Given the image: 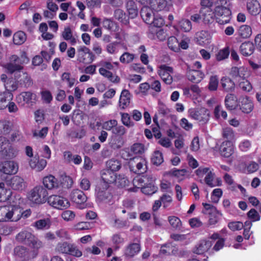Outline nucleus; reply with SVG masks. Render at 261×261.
I'll use <instances>...</instances> for the list:
<instances>
[{"label":"nucleus","mask_w":261,"mask_h":261,"mask_svg":"<svg viewBox=\"0 0 261 261\" xmlns=\"http://www.w3.org/2000/svg\"><path fill=\"white\" fill-rule=\"evenodd\" d=\"M150 7L155 11H161L166 9L167 2L166 0H150Z\"/></svg>","instance_id":"29"},{"label":"nucleus","mask_w":261,"mask_h":261,"mask_svg":"<svg viewBox=\"0 0 261 261\" xmlns=\"http://www.w3.org/2000/svg\"><path fill=\"white\" fill-rule=\"evenodd\" d=\"M62 36L64 40L69 41L71 44L76 43V39L73 36L72 31L69 27H66L62 33Z\"/></svg>","instance_id":"40"},{"label":"nucleus","mask_w":261,"mask_h":261,"mask_svg":"<svg viewBox=\"0 0 261 261\" xmlns=\"http://www.w3.org/2000/svg\"><path fill=\"white\" fill-rule=\"evenodd\" d=\"M29 61L27 53L22 51L20 57L12 55L9 58V62L4 65V68L8 73L14 74L15 79L20 84L27 86L31 84L30 77L22 69L23 65L28 64Z\"/></svg>","instance_id":"1"},{"label":"nucleus","mask_w":261,"mask_h":261,"mask_svg":"<svg viewBox=\"0 0 261 261\" xmlns=\"http://www.w3.org/2000/svg\"><path fill=\"white\" fill-rule=\"evenodd\" d=\"M224 103L226 109L229 110L236 109L239 105L237 96L232 93L227 94L226 95L225 98Z\"/></svg>","instance_id":"19"},{"label":"nucleus","mask_w":261,"mask_h":261,"mask_svg":"<svg viewBox=\"0 0 261 261\" xmlns=\"http://www.w3.org/2000/svg\"><path fill=\"white\" fill-rule=\"evenodd\" d=\"M153 9L150 7L145 6L141 10V15L143 20L147 24H152L154 18Z\"/></svg>","instance_id":"18"},{"label":"nucleus","mask_w":261,"mask_h":261,"mask_svg":"<svg viewBox=\"0 0 261 261\" xmlns=\"http://www.w3.org/2000/svg\"><path fill=\"white\" fill-rule=\"evenodd\" d=\"M51 225V222L49 219H40L35 222L32 226L37 230L48 229Z\"/></svg>","instance_id":"33"},{"label":"nucleus","mask_w":261,"mask_h":261,"mask_svg":"<svg viewBox=\"0 0 261 261\" xmlns=\"http://www.w3.org/2000/svg\"><path fill=\"white\" fill-rule=\"evenodd\" d=\"M220 84L223 90L226 92H232L234 90L235 84L229 77H223L221 80Z\"/></svg>","instance_id":"28"},{"label":"nucleus","mask_w":261,"mask_h":261,"mask_svg":"<svg viewBox=\"0 0 261 261\" xmlns=\"http://www.w3.org/2000/svg\"><path fill=\"white\" fill-rule=\"evenodd\" d=\"M29 244L31 245L34 249H37L43 247L44 245L43 242L34 235L33 238L31 239Z\"/></svg>","instance_id":"62"},{"label":"nucleus","mask_w":261,"mask_h":261,"mask_svg":"<svg viewBox=\"0 0 261 261\" xmlns=\"http://www.w3.org/2000/svg\"><path fill=\"white\" fill-rule=\"evenodd\" d=\"M203 72L198 70H189L187 72L188 80L193 83H199L204 77Z\"/></svg>","instance_id":"21"},{"label":"nucleus","mask_w":261,"mask_h":261,"mask_svg":"<svg viewBox=\"0 0 261 261\" xmlns=\"http://www.w3.org/2000/svg\"><path fill=\"white\" fill-rule=\"evenodd\" d=\"M106 190L101 185L96 188L97 197L100 201H104L111 196L110 193Z\"/></svg>","instance_id":"42"},{"label":"nucleus","mask_w":261,"mask_h":261,"mask_svg":"<svg viewBox=\"0 0 261 261\" xmlns=\"http://www.w3.org/2000/svg\"><path fill=\"white\" fill-rule=\"evenodd\" d=\"M115 185L118 187L123 188L127 186L129 183V180L123 175H116L114 182Z\"/></svg>","instance_id":"50"},{"label":"nucleus","mask_w":261,"mask_h":261,"mask_svg":"<svg viewBox=\"0 0 261 261\" xmlns=\"http://www.w3.org/2000/svg\"><path fill=\"white\" fill-rule=\"evenodd\" d=\"M9 185L15 190H22L25 186L23 179L18 176H13L10 180Z\"/></svg>","instance_id":"26"},{"label":"nucleus","mask_w":261,"mask_h":261,"mask_svg":"<svg viewBox=\"0 0 261 261\" xmlns=\"http://www.w3.org/2000/svg\"><path fill=\"white\" fill-rule=\"evenodd\" d=\"M77 60L81 63L89 64L92 63L95 56L90 49L85 46H81L77 49Z\"/></svg>","instance_id":"9"},{"label":"nucleus","mask_w":261,"mask_h":261,"mask_svg":"<svg viewBox=\"0 0 261 261\" xmlns=\"http://www.w3.org/2000/svg\"><path fill=\"white\" fill-rule=\"evenodd\" d=\"M75 214L70 210H66L62 212L61 217L66 221H71L74 220Z\"/></svg>","instance_id":"58"},{"label":"nucleus","mask_w":261,"mask_h":261,"mask_svg":"<svg viewBox=\"0 0 261 261\" xmlns=\"http://www.w3.org/2000/svg\"><path fill=\"white\" fill-rule=\"evenodd\" d=\"M18 169V165L14 161H5L0 163V171L5 174H15L17 172Z\"/></svg>","instance_id":"14"},{"label":"nucleus","mask_w":261,"mask_h":261,"mask_svg":"<svg viewBox=\"0 0 261 261\" xmlns=\"http://www.w3.org/2000/svg\"><path fill=\"white\" fill-rule=\"evenodd\" d=\"M245 70V68L243 67L238 68L237 67H233L231 69L230 74L234 77H239L244 78L245 74L243 72Z\"/></svg>","instance_id":"55"},{"label":"nucleus","mask_w":261,"mask_h":261,"mask_svg":"<svg viewBox=\"0 0 261 261\" xmlns=\"http://www.w3.org/2000/svg\"><path fill=\"white\" fill-rule=\"evenodd\" d=\"M99 72L101 75L107 78L111 82L117 83L120 81V79L118 76L114 74L111 71L105 69V68H99Z\"/></svg>","instance_id":"35"},{"label":"nucleus","mask_w":261,"mask_h":261,"mask_svg":"<svg viewBox=\"0 0 261 261\" xmlns=\"http://www.w3.org/2000/svg\"><path fill=\"white\" fill-rule=\"evenodd\" d=\"M64 159L66 162L69 163L73 162L76 165H79L82 162V158L80 155H72L70 151L64 152Z\"/></svg>","instance_id":"36"},{"label":"nucleus","mask_w":261,"mask_h":261,"mask_svg":"<svg viewBox=\"0 0 261 261\" xmlns=\"http://www.w3.org/2000/svg\"><path fill=\"white\" fill-rule=\"evenodd\" d=\"M117 125V121L115 119L110 120L104 122L102 123V127L107 130H112L113 128Z\"/></svg>","instance_id":"61"},{"label":"nucleus","mask_w":261,"mask_h":261,"mask_svg":"<svg viewBox=\"0 0 261 261\" xmlns=\"http://www.w3.org/2000/svg\"><path fill=\"white\" fill-rule=\"evenodd\" d=\"M61 80L63 82H66L69 87H72L75 82V79L68 72L63 73L61 76Z\"/></svg>","instance_id":"51"},{"label":"nucleus","mask_w":261,"mask_h":261,"mask_svg":"<svg viewBox=\"0 0 261 261\" xmlns=\"http://www.w3.org/2000/svg\"><path fill=\"white\" fill-rule=\"evenodd\" d=\"M216 15L212 11L207 9L202 14V19L204 23L211 24L215 20Z\"/></svg>","instance_id":"44"},{"label":"nucleus","mask_w":261,"mask_h":261,"mask_svg":"<svg viewBox=\"0 0 261 261\" xmlns=\"http://www.w3.org/2000/svg\"><path fill=\"white\" fill-rule=\"evenodd\" d=\"M124 142L122 138L117 136H113L109 142L110 146L115 150L121 148Z\"/></svg>","instance_id":"39"},{"label":"nucleus","mask_w":261,"mask_h":261,"mask_svg":"<svg viewBox=\"0 0 261 261\" xmlns=\"http://www.w3.org/2000/svg\"><path fill=\"white\" fill-rule=\"evenodd\" d=\"M221 2V5L223 4H226V0H222ZM215 14L216 17V21L218 23L223 24L229 22L231 11L227 6H217L215 9Z\"/></svg>","instance_id":"6"},{"label":"nucleus","mask_w":261,"mask_h":261,"mask_svg":"<svg viewBox=\"0 0 261 261\" xmlns=\"http://www.w3.org/2000/svg\"><path fill=\"white\" fill-rule=\"evenodd\" d=\"M241 54L245 56H248L252 55L254 50V46L253 43L248 41L243 43L240 47Z\"/></svg>","instance_id":"30"},{"label":"nucleus","mask_w":261,"mask_h":261,"mask_svg":"<svg viewBox=\"0 0 261 261\" xmlns=\"http://www.w3.org/2000/svg\"><path fill=\"white\" fill-rule=\"evenodd\" d=\"M153 179L152 177L149 179V181H147L143 187H141V191L145 194L151 195L157 191V187L153 184Z\"/></svg>","instance_id":"34"},{"label":"nucleus","mask_w":261,"mask_h":261,"mask_svg":"<svg viewBox=\"0 0 261 261\" xmlns=\"http://www.w3.org/2000/svg\"><path fill=\"white\" fill-rule=\"evenodd\" d=\"M101 175L103 182L100 185L105 189L108 188L109 184L114 182L116 177V175L114 172L107 169L102 171Z\"/></svg>","instance_id":"15"},{"label":"nucleus","mask_w":261,"mask_h":261,"mask_svg":"<svg viewBox=\"0 0 261 261\" xmlns=\"http://www.w3.org/2000/svg\"><path fill=\"white\" fill-rule=\"evenodd\" d=\"M27 37L25 33L22 31L15 33L13 36V42L17 45L23 44L26 40Z\"/></svg>","instance_id":"46"},{"label":"nucleus","mask_w":261,"mask_h":261,"mask_svg":"<svg viewBox=\"0 0 261 261\" xmlns=\"http://www.w3.org/2000/svg\"><path fill=\"white\" fill-rule=\"evenodd\" d=\"M229 54V51L228 48H224L221 50H220L219 52L216 54V59L218 61L224 60L228 57Z\"/></svg>","instance_id":"59"},{"label":"nucleus","mask_w":261,"mask_h":261,"mask_svg":"<svg viewBox=\"0 0 261 261\" xmlns=\"http://www.w3.org/2000/svg\"><path fill=\"white\" fill-rule=\"evenodd\" d=\"M131 95L129 92L127 90H122L119 100V108L123 110L128 107Z\"/></svg>","instance_id":"22"},{"label":"nucleus","mask_w":261,"mask_h":261,"mask_svg":"<svg viewBox=\"0 0 261 261\" xmlns=\"http://www.w3.org/2000/svg\"><path fill=\"white\" fill-rule=\"evenodd\" d=\"M13 96L11 92H4L0 93V110L7 108V103L11 101Z\"/></svg>","instance_id":"31"},{"label":"nucleus","mask_w":261,"mask_h":261,"mask_svg":"<svg viewBox=\"0 0 261 261\" xmlns=\"http://www.w3.org/2000/svg\"><path fill=\"white\" fill-rule=\"evenodd\" d=\"M190 115L192 118L198 121L200 124L206 123L210 118L209 112L205 108H201L197 110H191Z\"/></svg>","instance_id":"10"},{"label":"nucleus","mask_w":261,"mask_h":261,"mask_svg":"<svg viewBox=\"0 0 261 261\" xmlns=\"http://www.w3.org/2000/svg\"><path fill=\"white\" fill-rule=\"evenodd\" d=\"M130 151L134 154H142L144 151V146L141 143H135L131 146Z\"/></svg>","instance_id":"57"},{"label":"nucleus","mask_w":261,"mask_h":261,"mask_svg":"<svg viewBox=\"0 0 261 261\" xmlns=\"http://www.w3.org/2000/svg\"><path fill=\"white\" fill-rule=\"evenodd\" d=\"M241 105L240 110L244 113H250L253 109V104L248 96L242 97L240 98Z\"/></svg>","instance_id":"20"},{"label":"nucleus","mask_w":261,"mask_h":261,"mask_svg":"<svg viewBox=\"0 0 261 261\" xmlns=\"http://www.w3.org/2000/svg\"><path fill=\"white\" fill-rule=\"evenodd\" d=\"M47 201L50 206L59 210L65 209L70 206V203L67 199L59 195H51L47 198Z\"/></svg>","instance_id":"8"},{"label":"nucleus","mask_w":261,"mask_h":261,"mask_svg":"<svg viewBox=\"0 0 261 261\" xmlns=\"http://www.w3.org/2000/svg\"><path fill=\"white\" fill-rule=\"evenodd\" d=\"M208 33L205 31H201L196 34V42L200 45H203L207 40Z\"/></svg>","instance_id":"48"},{"label":"nucleus","mask_w":261,"mask_h":261,"mask_svg":"<svg viewBox=\"0 0 261 261\" xmlns=\"http://www.w3.org/2000/svg\"><path fill=\"white\" fill-rule=\"evenodd\" d=\"M151 161L154 165H161L164 162L162 153L159 151H155L151 158Z\"/></svg>","instance_id":"52"},{"label":"nucleus","mask_w":261,"mask_h":261,"mask_svg":"<svg viewBox=\"0 0 261 261\" xmlns=\"http://www.w3.org/2000/svg\"><path fill=\"white\" fill-rule=\"evenodd\" d=\"M36 95L31 92H23L16 97V101L20 105H32L36 100Z\"/></svg>","instance_id":"12"},{"label":"nucleus","mask_w":261,"mask_h":261,"mask_svg":"<svg viewBox=\"0 0 261 261\" xmlns=\"http://www.w3.org/2000/svg\"><path fill=\"white\" fill-rule=\"evenodd\" d=\"M13 254L16 259L21 261L27 260L30 257L29 249L22 246L16 247L14 249Z\"/></svg>","instance_id":"17"},{"label":"nucleus","mask_w":261,"mask_h":261,"mask_svg":"<svg viewBox=\"0 0 261 261\" xmlns=\"http://www.w3.org/2000/svg\"><path fill=\"white\" fill-rule=\"evenodd\" d=\"M114 17L119 21L126 23L127 20L126 19V15L123 10L118 9L115 10L114 13Z\"/></svg>","instance_id":"53"},{"label":"nucleus","mask_w":261,"mask_h":261,"mask_svg":"<svg viewBox=\"0 0 261 261\" xmlns=\"http://www.w3.org/2000/svg\"><path fill=\"white\" fill-rule=\"evenodd\" d=\"M71 245V244L67 242H59L55 247V251L59 253L68 254Z\"/></svg>","instance_id":"41"},{"label":"nucleus","mask_w":261,"mask_h":261,"mask_svg":"<svg viewBox=\"0 0 261 261\" xmlns=\"http://www.w3.org/2000/svg\"><path fill=\"white\" fill-rule=\"evenodd\" d=\"M48 192L42 186H37L33 188L28 195V199L34 203L42 204L47 200Z\"/></svg>","instance_id":"3"},{"label":"nucleus","mask_w":261,"mask_h":261,"mask_svg":"<svg viewBox=\"0 0 261 261\" xmlns=\"http://www.w3.org/2000/svg\"><path fill=\"white\" fill-rule=\"evenodd\" d=\"M126 8L130 18H134L137 16L138 9L134 1H128L126 4Z\"/></svg>","instance_id":"38"},{"label":"nucleus","mask_w":261,"mask_h":261,"mask_svg":"<svg viewBox=\"0 0 261 261\" xmlns=\"http://www.w3.org/2000/svg\"><path fill=\"white\" fill-rule=\"evenodd\" d=\"M134 55L132 54L126 52L123 54L120 57V61L122 63H129L133 61Z\"/></svg>","instance_id":"63"},{"label":"nucleus","mask_w":261,"mask_h":261,"mask_svg":"<svg viewBox=\"0 0 261 261\" xmlns=\"http://www.w3.org/2000/svg\"><path fill=\"white\" fill-rule=\"evenodd\" d=\"M218 77L216 75L212 76L210 80L208 89L210 91H216L218 88Z\"/></svg>","instance_id":"60"},{"label":"nucleus","mask_w":261,"mask_h":261,"mask_svg":"<svg viewBox=\"0 0 261 261\" xmlns=\"http://www.w3.org/2000/svg\"><path fill=\"white\" fill-rule=\"evenodd\" d=\"M172 73V68L166 65L160 66L158 70V73L163 82L168 84H170L173 82V79L171 75Z\"/></svg>","instance_id":"13"},{"label":"nucleus","mask_w":261,"mask_h":261,"mask_svg":"<svg viewBox=\"0 0 261 261\" xmlns=\"http://www.w3.org/2000/svg\"><path fill=\"white\" fill-rule=\"evenodd\" d=\"M70 199L72 201L78 205L80 209H84L86 207L85 202L87 201V198L84 193L80 190H73L70 195Z\"/></svg>","instance_id":"11"},{"label":"nucleus","mask_w":261,"mask_h":261,"mask_svg":"<svg viewBox=\"0 0 261 261\" xmlns=\"http://www.w3.org/2000/svg\"><path fill=\"white\" fill-rule=\"evenodd\" d=\"M247 8L249 13L253 15H256L260 11V5L256 0H251L249 2Z\"/></svg>","instance_id":"32"},{"label":"nucleus","mask_w":261,"mask_h":261,"mask_svg":"<svg viewBox=\"0 0 261 261\" xmlns=\"http://www.w3.org/2000/svg\"><path fill=\"white\" fill-rule=\"evenodd\" d=\"M212 242L209 240H202L195 247L193 252L198 254H202L207 251L212 246Z\"/></svg>","instance_id":"24"},{"label":"nucleus","mask_w":261,"mask_h":261,"mask_svg":"<svg viewBox=\"0 0 261 261\" xmlns=\"http://www.w3.org/2000/svg\"><path fill=\"white\" fill-rule=\"evenodd\" d=\"M22 215V210L16 205L0 207V222L17 221Z\"/></svg>","instance_id":"2"},{"label":"nucleus","mask_w":261,"mask_h":261,"mask_svg":"<svg viewBox=\"0 0 261 261\" xmlns=\"http://www.w3.org/2000/svg\"><path fill=\"white\" fill-rule=\"evenodd\" d=\"M18 152V150L12 146L7 138L0 136V154L2 157L13 159L17 156Z\"/></svg>","instance_id":"4"},{"label":"nucleus","mask_w":261,"mask_h":261,"mask_svg":"<svg viewBox=\"0 0 261 261\" xmlns=\"http://www.w3.org/2000/svg\"><path fill=\"white\" fill-rule=\"evenodd\" d=\"M219 150L222 156L225 158L229 157L233 151L231 142L229 141L223 142L220 147Z\"/></svg>","instance_id":"25"},{"label":"nucleus","mask_w":261,"mask_h":261,"mask_svg":"<svg viewBox=\"0 0 261 261\" xmlns=\"http://www.w3.org/2000/svg\"><path fill=\"white\" fill-rule=\"evenodd\" d=\"M44 186L49 190L57 189L60 182L55 176L49 175L45 177L43 180Z\"/></svg>","instance_id":"23"},{"label":"nucleus","mask_w":261,"mask_h":261,"mask_svg":"<svg viewBox=\"0 0 261 261\" xmlns=\"http://www.w3.org/2000/svg\"><path fill=\"white\" fill-rule=\"evenodd\" d=\"M147 162L141 156H137L130 159L128 165L130 170L136 174H143L147 171Z\"/></svg>","instance_id":"5"},{"label":"nucleus","mask_w":261,"mask_h":261,"mask_svg":"<svg viewBox=\"0 0 261 261\" xmlns=\"http://www.w3.org/2000/svg\"><path fill=\"white\" fill-rule=\"evenodd\" d=\"M90 228V224L87 222H80L73 225V228L76 230H88Z\"/></svg>","instance_id":"64"},{"label":"nucleus","mask_w":261,"mask_h":261,"mask_svg":"<svg viewBox=\"0 0 261 261\" xmlns=\"http://www.w3.org/2000/svg\"><path fill=\"white\" fill-rule=\"evenodd\" d=\"M168 45L169 47L174 51L178 52L179 50V42L174 36L170 37L168 39Z\"/></svg>","instance_id":"49"},{"label":"nucleus","mask_w":261,"mask_h":261,"mask_svg":"<svg viewBox=\"0 0 261 261\" xmlns=\"http://www.w3.org/2000/svg\"><path fill=\"white\" fill-rule=\"evenodd\" d=\"M32 238H33V234L27 230L21 231L16 237L17 241L26 244L30 243Z\"/></svg>","instance_id":"37"},{"label":"nucleus","mask_w":261,"mask_h":261,"mask_svg":"<svg viewBox=\"0 0 261 261\" xmlns=\"http://www.w3.org/2000/svg\"><path fill=\"white\" fill-rule=\"evenodd\" d=\"M202 204L204 207L203 213L209 215L208 224L209 225L216 224L221 216V213L215 206L210 204L203 203Z\"/></svg>","instance_id":"7"},{"label":"nucleus","mask_w":261,"mask_h":261,"mask_svg":"<svg viewBox=\"0 0 261 261\" xmlns=\"http://www.w3.org/2000/svg\"><path fill=\"white\" fill-rule=\"evenodd\" d=\"M150 178L148 176L137 177L133 180V185L135 187L141 189L147 181H149Z\"/></svg>","instance_id":"47"},{"label":"nucleus","mask_w":261,"mask_h":261,"mask_svg":"<svg viewBox=\"0 0 261 261\" xmlns=\"http://www.w3.org/2000/svg\"><path fill=\"white\" fill-rule=\"evenodd\" d=\"M238 33L239 36L242 38H247L251 35V29L248 25H242L240 27Z\"/></svg>","instance_id":"45"},{"label":"nucleus","mask_w":261,"mask_h":261,"mask_svg":"<svg viewBox=\"0 0 261 261\" xmlns=\"http://www.w3.org/2000/svg\"><path fill=\"white\" fill-rule=\"evenodd\" d=\"M164 175L167 176L172 179H177L178 181L179 180V170L173 168L170 171L165 172Z\"/></svg>","instance_id":"56"},{"label":"nucleus","mask_w":261,"mask_h":261,"mask_svg":"<svg viewBox=\"0 0 261 261\" xmlns=\"http://www.w3.org/2000/svg\"><path fill=\"white\" fill-rule=\"evenodd\" d=\"M141 250L140 246L138 243H132L128 245L124 252L125 255L129 258L137 255Z\"/></svg>","instance_id":"27"},{"label":"nucleus","mask_w":261,"mask_h":261,"mask_svg":"<svg viewBox=\"0 0 261 261\" xmlns=\"http://www.w3.org/2000/svg\"><path fill=\"white\" fill-rule=\"evenodd\" d=\"M29 164L32 169L37 171H41L46 167L47 162L45 159H40L38 156L35 155L29 160Z\"/></svg>","instance_id":"16"},{"label":"nucleus","mask_w":261,"mask_h":261,"mask_svg":"<svg viewBox=\"0 0 261 261\" xmlns=\"http://www.w3.org/2000/svg\"><path fill=\"white\" fill-rule=\"evenodd\" d=\"M103 26L110 31H115L117 29L116 24L110 19L105 18L102 21Z\"/></svg>","instance_id":"54"},{"label":"nucleus","mask_w":261,"mask_h":261,"mask_svg":"<svg viewBox=\"0 0 261 261\" xmlns=\"http://www.w3.org/2000/svg\"><path fill=\"white\" fill-rule=\"evenodd\" d=\"M107 170L115 172L118 171L121 167L120 162L116 159H112L106 162Z\"/></svg>","instance_id":"43"}]
</instances>
